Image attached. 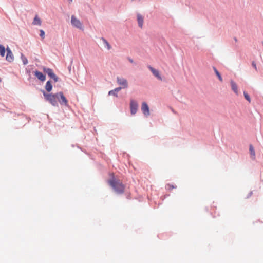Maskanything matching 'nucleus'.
Returning <instances> with one entry per match:
<instances>
[{"label": "nucleus", "instance_id": "f8f14e48", "mask_svg": "<svg viewBox=\"0 0 263 263\" xmlns=\"http://www.w3.org/2000/svg\"><path fill=\"white\" fill-rule=\"evenodd\" d=\"M231 88L232 90L236 94L238 95V88L236 83L233 80H231L230 81Z\"/></svg>", "mask_w": 263, "mask_h": 263}, {"label": "nucleus", "instance_id": "393cba45", "mask_svg": "<svg viewBox=\"0 0 263 263\" xmlns=\"http://www.w3.org/2000/svg\"><path fill=\"white\" fill-rule=\"evenodd\" d=\"M252 65L255 69V70H257L256 65V63H255V62L254 61H253L252 62Z\"/></svg>", "mask_w": 263, "mask_h": 263}, {"label": "nucleus", "instance_id": "2eb2a0df", "mask_svg": "<svg viewBox=\"0 0 263 263\" xmlns=\"http://www.w3.org/2000/svg\"><path fill=\"white\" fill-rule=\"evenodd\" d=\"M249 151H250V155H251L252 158L253 159H254L255 158V150H254V147L252 146V145H250Z\"/></svg>", "mask_w": 263, "mask_h": 263}, {"label": "nucleus", "instance_id": "4468645a", "mask_svg": "<svg viewBox=\"0 0 263 263\" xmlns=\"http://www.w3.org/2000/svg\"><path fill=\"white\" fill-rule=\"evenodd\" d=\"M32 24L34 25H39V26L41 25L42 21L37 15L34 18Z\"/></svg>", "mask_w": 263, "mask_h": 263}, {"label": "nucleus", "instance_id": "9b49d317", "mask_svg": "<svg viewBox=\"0 0 263 263\" xmlns=\"http://www.w3.org/2000/svg\"><path fill=\"white\" fill-rule=\"evenodd\" d=\"M34 74L36 77L41 81H44L46 79V77L44 74H43L42 72L36 71L34 72Z\"/></svg>", "mask_w": 263, "mask_h": 263}, {"label": "nucleus", "instance_id": "5701e85b", "mask_svg": "<svg viewBox=\"0 0 263 263\" xmlns=\"http://www.w3.org/2000/svg\"><path fill=\"white\" fill-rule=\"evenodd\" d=\"M243 95H244V97H245V98L249 102H251V98L249 96V95L245 91L243 92Z\"/></svg>", "mask_w": 263, "mask_h": 263}, {"label": "nucleus", "instance_id": "39448f33", "mask_svg": "<svg viewBox=\"0 0 263 263\" xmlns=\"http://www.w3.org/2000/svg\"><path fill=\"white\" fill-rule=\"evenodd\" d=\"M44 71L51 78L53 79L54 82H57L58 81V78L55 75V74L53 72L52 69L48 68H44Z\"/></svg>", "mask_w": 263, "mask_h": 263}, {"label": "nucleus", "instance_id": "c85d7f7f", "mask_svg": "<svg viewBox=\"0 0 263 263\" xmlns=\"http://www.w3.org/2000/svg\"><path fill=\"white\" fill-rule=\"evenodd\" d=\"M70 1H72V0H70Z\"/></svg>", "mask_w": 263, "mask_h": 263}, {"label": "nucleus", "instance_id": "cd10ccee", "mask_svg": "<svg viewBox=\"0 0 263 263\" xmlns=\"http://www.w3.org/2000/svg\"><path fill=\"white\" fill-rule=\"evenodd\" d=\"M172 111L174 113V114H176V112L175 111H174L173 109L172 110Z\"/></svg>", "mask_w": 263, "mask_h": 263}, {"label": "nucleus", "instance_id": "a211bd4d", "mask_svg": "<svg viewBox=\"0 0 263 263\" xmlns=\"http://www.w3.org/2000/svg\"><path fill=\"white\" fill-rule=\"evenodd\" d=\"M122 88V87H118V88H115V89L114 90H110L108 92V94L109 95H111L112 94H113V92H119Z\"/></svg>", "mask_w": 263, "mask_h": 263}, {"label": "nucleus", "instance_id": "9d476101", "mask_svg": "<svg viewBox=\"0 0 263 263\" xmlns=\"http://www.w3.org/2000/svg\"><path fill=\"white\" fill-rule=\"evenodd\" d=\"M148 68L151 71L155 77H156L159 80H162V78L158 70L154 68L151 66H148Z\"/></svg>", "mask_w": 263, "mask_h": 263}, {"label": "nucleus", "instance_id": "f257e3e1", "mask_svg": "<svg viewBox=\"0 0 263 263\" xmlns=\"http://www.w3.org/2000/svg\"><path fill=\"white\" fill-rule=\"evenodd\" d=\"M108 183L117 193H123L125 186L120 180H117L113 177L108 181Z\"/></svg>", "mask_w": 263, "mask_h": 263}, {"label": "nucleus", "instance_id": "412c9836", "mask_svg": "<svg viewBox=\"0 0 263 263\" xmlns=\"http://www.w3.org/2000/svg\"><path fill=\"white\" fill-rule=\"evenodd\" d=\"M21 59L24 65H26L28 63L27 59L22 53L21 54Z\"/></svg>", "mask_w": 263, "mask_h": 263}, {"label": "nucleus", "instance_id": "b1692460", "mask_svg": "<svg viewBox=\"0 0 263 263\" xmlns=\"http://www.w3.org/2000/svg\"><path fill=\"white\" fill-rule=\"evenodd\" d=\"M40 36L44 39L45 38V32L43 30H40Z\"/></svg>", "mask_w": 263, "mask_h": 263}, {"label": "nucleus", "instance_id": "f3484780", "mask_svg": "<svg viewBox=\"0 0 263 263\" xmlns=\"http://www.w3.org/2000/svg\"><path fill=\"white\" fill-rule=\"evenodd\" d=\"M6 51V49H5V47L0 44V55L1 57H4L5 56Z\"/></svg>", "mask_w": 263, "mask_h": 263}, {"label": "nucleus", "instance_id": "0eeeda50", "mask_svg": "<svg viewBox=\"0 0 263 263\" xmlns=\"http://www.w3.org/2000/svg\"><path fill=\"white\" fill-rule=\"evenodd\" d=\"M117 81L118 84L121 85L123 88H126L128 87L127 81L125 79L117 77Z\"/></svg>", "mask_w": 263, "mask_h": 263}, {"label": "nucleus", "instance_id": "aec40b11", "mask_svg": "<svg viewBox=\"0 0 263 263\" xmlns=\"http://www.w3.org/2000/svg\"><path fill=\"white\" fill-rule=\"evenodd\" d=\"M214 69V70L216 74V76L218 77V79L221 81L222 82V78L220 74V73L218 71V70H217V69L215 68V67H214L213 68Z\"/></svg>", "mask_w": 263, "mask_h": 263}, {"label": "nucleus", "instance_id": "1a4fd4ad", "mask_svg": "<svg viewBox=\"0 0 263 263\" xmlns=\"http://www.w3.org/2000/svg\"><path fill=\"white\" fill-rule=\"evenodd\" d=\"M6 51L7 55L6 57V60L9 62H12L14 60V56L10 48L7 47L6 48Z\"/></svg>", "mask_w": 263, "mask_h": 263}, {"label": "nucleus", "instance_id": "dca6fc26", "mask_svg": "<svg viewBox=\"0 0 263 263\" xmlns=\"http://www.w3.org/2000/svg\"><path fill=\"white\" fill-rule=\"evenodd\" d=\"M45 89L48 92H50L52 89V85L50 81H47L46 86Z\"/></svg>", "mask_w": 263, "mask_h": 263}, {"label": "nucleus", "instance_id": "bb28decb", "mask_svg": "<svg viewBox=\"0 0 263 263\" xmlns=\"http://www.w3.org/2000/svg\"><path fill=\"white\" fill-rule=\"evenodd\" d=\"M129 61L132 63H133L134 62V61L132 59H129Z\"/></svg>", "mask_w": 263, "mask_h": 263}, {"label": "nucleus", "instance_id": "20e7f679", "mask_svg": "<svg viewBox=\"0 0 263 263\" xmlns=\"http://www.w3.org/2000/svg\"><path fill=\"white\" fill-rule=\"evenodd\" d=\"M58 102L62 105L68 106V100L62 92L58 93Z\"/></svg>", "mask_w": 263, "mask_h": 263}, {"label": "nucleus", "instance_id": "ddd939ff", "mask_svg": "<svg viewBox=\"0 0 263 263\" xmlns=\"http://www.w3.org/2000/svg\"><path fill=\"white\" fill-rule=\"evenodd\" d=\"M137 21H138L139 26L140 28H142L143 26V17L140 14H137Z\"/></svg>", "mask_w": 263, "mask_h": 263}, {"label": "nucleus", "instance_id": "6e6552de", "mask_svg": "<svg viewBox=\"0 0 263 263\" xmlns=\"http://www.w3.org/2000/svg\"><path fill=\"white\" fill-rule=\"evenodd\" d=\"M141 110L142 111V112L145 116L147 117L149 115V107L146 102H142L141 105Z\"/></svg>", "mask_w": 263, "mask_h": 263}, {"label": "nucleus", "instance_id": "4be33fe9", "mask_svg": "<svg viewBox=\"0 0 263 263\" xmlns=\"http://www.w3.org/2000/svg\"><path fill=\"white\" fill-rule=\"evenodd\" d=\"M166 189L167 190H172V189H175L176 187V186L172 185V184H167L166 186H165Z\"/></svg>", "mask_w": 263, "mask_h": 263}, {"label": "nucleus", "instance_id": "423d86ee", "mask_svg": "<svg viewBox=\"0 0 263 263\" xmlns=\"http://www.w3.org/2000/svg\"><path fill=\"white\" fill-rule=\"evenodd\" d=\"M138 105L137 102L132 99L130 100V112L132 115H135L138 109Z\"/></svg>", "mask_w": 263, "mask_h": 263}, {"label": "nucleus", "instance_id": "f03ea898", "mask_svg": "<svg viewBox=\"0 0 263 263\" xmlns=\"http://www.w3.org/2000/svg\"><path fill=\"white\" fill-rule=\"evenodd\" d=\"M43 95L46 101H48L53 106H57L58 104V93L55 94L47 93L43 91Z\"/></svg>", "mask_w": 263, "mask_h": 263}, {"label": "nucleus", "instance_id": "7ed1b4c3", "mask_svg": "<svg viewBox=\"0 0 263 263\" xmlns=\"http://www.w3.org/2000/svg\"><path fill=\"white\" fill-rule=\"evenodd\" d=\"M71 23L72 26L74 27H76L81 30L83 29L82 23L75 16H71Z\"/></svg>", "mask_w": 263, "mask_h": 263}, {"label": "nucleus", "instance_id": "6ab92c4d", "mask_svg": "<svg viewBox=\"0 0 263 263\" xmlns=\"http://www.w3.org/2000/svg\"><path fill=\"white\" fill-rule=\"evenodd\" d=\"M102 41L103 43L105 44V46L107 47L108 50H110L111 49V46L109 44V43L104 38H102Z\"/></svg>", "mask_w": 263, "mask_h": 263}, {"label": "nucleus", "instance_id": "a878e982", "mask_svg": "<svg viewBox=\"0 0 263 263\" xmlns=\"http://www.w3.org/2000/svg\"><path fill=\"white\" fill-rule=\"evenodd\" d=\"M111 95H114V96H115L116 97L118 96L117 92H113V94H112Z\"/></svg>", "mask_w": 263, "mask_h": 263}]
</instances>
